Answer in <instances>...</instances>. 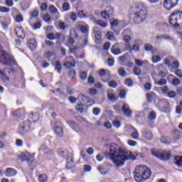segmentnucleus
<instances>
[{
    "label": "nucleus",
    "instance_id": "f257e3e1",
    "mask_svg": "<svg viewBox=\"0 0 182 182\" xmlns=\"http://www.w3.org/2000/svg\"><path fill=\"white\" fill-rule=\"evenodd\" d=\"M108 156L115 167H122L124 165V161L127 160H136V156L132 151L119 148L114 144L109 146Z\"/></svg>",
    "mask_w": 182,
    "mask_h": 182
},
{
    "label": "nucleus",
    "instance_id": "f03ea898",
    "mask_svg": "<svg viewBox=\"0 0 182 182\" xmlns=\"http://www.w3.org/2000/svg\"><path fill=\"white\" fill-rule=\"evenodd\" d=\"M134 8L136 11L131 16L133 22L136 25L141 23V22H144L146 18H147V6L146 4L141 2H138L135 4Z\"/></svg>",
    "mask_w": 182,
    "mask_h": 182
},
{
    "label": "nucleus",
    "instance_id": "7ed1b4c3",
    "mask_svg": "<svg viewBox=\"0 0 182 182\" xmlns=\"http://www.w3.org/2000/svg\"><path fill=\"white\" fill-rule=\"evenodd\" d=\"M151 176V171L146 166L139 165L134 171V178L136 182H143L149 180Z\"/></svg>",
    "mask_w": 182,
    "mask_h": 182
},
{
    "label": "nucleus",
    "instance_id": "20e7f679",
    "mask_svg": "<svg viewBox=\"0 0 182 182\" xmlns=\"http://www.w3.org/2000/svg\"><path fill=\"white\" fill-rule=\"evenodd\" d=\"M169 23L174 28H182V11L176 10L171 14Z\"/></svg>",
    "mask_w": 182,
    "mask_h": 182
},
{
    "label": "nucleus",
    "instance_id": "39448f33",
    "mask_svg": "<svg viewBox=\"0 0 182 182\" xmlns=\"http://www.w3.org/2000/svg\"><path fill=\"white\" fill-rule=\"evenodd\" d=\"M0 63L6 65V66H11L15 63V59L5 50H0Z\"/></svg>",
    "mask_w": 182,
    "mask_h": 182
},
{
    "label": "nucleus",
    "instance_id": "423d86ee",
    "mask_svg": "<svg viewBox=\"0 0 182 182\" xmlns=\"http://www.w3.org/2000/svg\"><path fill=\"white\" fill-rule=\"evenodd\" d=\"M151 153L154 157L159 159V160L167 161L171 157V151H159L157 149H151Z\"/></svg>",
    "mask_w": 182,
    "mask_h": 182
},
{
    "label": "nucleus",
    "instance_id": "0eeeda50",
    "mask_svg": "<svg viewBox=\"0 0 182 182\" xmlns=\"http://www.w3.org/2000/svg\"><path fill=\"white\" fill-rule=\"evenodd\" d=\"M34 157V154H31L28 151L22 152L20 155H18V159H19L21 161H27L29 163L30 166H33V167H35V166H36V164L32 165V164L31 163V161H33Z\"/></svg>",
    "mask_w": 182,
    "mask_h": 182
},
{
    "label": "nucleus",
    "instance_id": "6e6552de",
    "mask_svg": "<svg viewBox=\"0 0 182 182\" xmlns=\"http://www.w3.org/2000/svg\"><path fill=\"white\" fill-rule=\"evenodd\" d=\"M64 66L67 69H71V68H75V66H76V60L72 56H67L65 58Z\"/></svg>",
    "mask_w": 182,
    "mask_h": 182
},
{
    "label": "nucleus",
    "instance_id": "1a4fd4ad",
    "mask_svg": "<svg viewBox=\"0 0 182 182\" xmlns=\"http://www.w3.org/2000/svg\"><path fill=\"white\" fill-rule=\"evenodd\" d=\"M178 3V0H164V6L165 9L170 11L172 8H174Z\"/></svg>",
    "mask_w": 182,
    "mask_h": 182
},
{
    "label": "nucleus",
    "instance_id": "9d476101",
    "mask_svg": "<svg viewBox=\"0 0 182 182\" xmlns=\"http://www.w3.org/2000/svg\"><path fill=\"white\" fill-rule=\"evenodd\" d=\"M54 130L55 134L58 136V137H62L63 136V125L60 122H55L54 125Z\"/></svg>",
    "mask_w": 182,
    "mask_h": 182
},
{
    "label": "nucleus",
    "instance_id": "9b49d317",
    "mask_svg": "<svg viewBox=\"0 0 182 182\" xmlns=\"http://www.w3.org/2000/svg\"><path fill=\"white\" fill-rule=\"evenodd\" d=\"M31 129V122L29 120L25 121L23 124L20 125L19 132L23 134L26 133Z\"/></svg>",
    "mask_w": 182,
    "mask_h": 182
},
{
    "label": "nucleus",
    "instance_id": "f8f14e48",
    "mask_svg": "<svg viewBox=\"0 0 182 182\" xmlns=\"http://www.w3.org/2000/svg\"><path fill=\"white\" fill-rule=\"evenodd\" d=\"M70 125L73 129H74V130H75L76 133H78L79 134H85V131H83V129H82L76 122L71 121Z\"/></svg>",
    "mask_w": 182,
    "mask_h": 182
},
{
    "label": "nucleus",
    "instance_id": "ddd939ff",
    "mask_svg": "<svg viewBox=\"0 0 182 182\" xmlns=\"http://www.w3.org/2000/svg\"><path fill=\"white\" fill-rule=\"evenodd\" d=\"M94 34H95V36L96 43H97L98 45L102 43V31L95 29L94 30Z\"/></svg>",
    "mask_w": 182,
    "mask_h": 182
},
{
    "label": "nucleus",
    "instance_id": "4468645a",
    "mask_svg": "<svg viewBox=\"0 0 182 182\" xmlns=\"http://www.w3.org/2000/svg\"><path fill=\"white\" fill-rule=\"evenodd\" d=\"M16 35L20 39H23L25 38V31L21 27H16L15 28Z\"/></svg>",
    "mask_w": 182,
    "mask_h": 182
},
{
    "label": "nucleus",
    "instance_id": "2eb2a0df",
    "mask_svg": "<svg viewBox=\"0 0 182 182\" xmlns=\"http://www.w3.org/2000/svg\"><path fill=\"white\" fill-rule=\"evenodd\" d=\"M12 115L16 119H19V117H23V116H25V109H17L16 111H14L12 112Z\"/></svg>",
    "mask_w": 182,
    "mask_h": 182
},
{
    "label": "nucleus",
    "instance_id": "dca6fc26",
    "mask_svg": "<svg viewBox=\"0 0 182 182\" xmlns=\"http://www.w3.org/2000/svg\"><path fill=\"white\" fill-rule=\"evenodd\" d=\"M48 9L50 12L53 14V15H56L55 19H59L60 18V13H59V11L58 9H56V7H55V6L50 5Z\"/></svg>",
    "mask_w": 182,
    "mask_h": 182
},
{
    "label": "nucleus",
    "instance_id": "f3484780",
    "mask_svg": "<svg viewBox=\"0 0 182 182\" xmlns=\"http://www.w3.org/2000/svg\"><path fill=\"white\" fill-rule=\"evenodd\" d=\"M28 45L31 50H35L38 46V43L35 38H31L28 41Z\"/></svg>",
    "mask_w": 182,
    "mask_h": 182
},
{
    "label": "nucleus",
    "instance_id": "a211bd4d",
    "mask_svg": "<svg viewBox=\"0 0 182 182\" xmlns=\"http://www.w3.org/2000/svg\"><path fill=\"white\" fill-rule=\"evenodd\" d=\"M16 174H18V172L12 168H8L6 170V177H14Z\"/></svg>",
    "mask_w": 182,
    "mask_h": 182
},
{
    "label": "nucleus",
    "instance_id": "6ab92c4d",
    "mask_svg": "<svg viewBox=\"0 0 182 182\" xmlns=\"http://www.w3.org/2000/svg\"><path fill=\"white\" fill-rule=\"evenodd\" d=\"M122 112L125 114V116H127L128 117H130V116H132V110H130L129 105L127 104H124L122 107Z\"/></svg>",
    "mask_w": 182,
    "mask_h": 182
},
{
    "label": "nucleus",
    "instance_id": "aec40b11",
    "mask_svg": "<svg viewBox=\"0 0 182 182\" xmlns=\"http://www.w3.org/2000/svg\"><path fill=\"white\" fill-rule=\"evenodd\" d=\"M143 137L146 140H152L153 139V132L150 130H145L142 133Z\"/></svg>",
    "mask_w": 182,
    "mask_h": 182
},
{
    "label": "nucleus",
    "instance_id": "412c9836",
    "mask_svg": "<svg viewBox=\"0 0 182 182\" xmlns=\"http://www.w3.org/2000/svg\"><path fill=\"white\" fill-rule=\"evenodd\" d=\"M135 65L138 66L139 68H141V66L145 65L147 66L149 65V61L147 60H141L137 58L134 59Z\"/></svg>",
    "mask_w": 182,
    "mask_h": 182
},
{
    "label": "nucleus",
    "instance_id": "4be33fe9",
    "mask_svg": "<svg viewBox=\"0 0 182 182\" xmlns=\"http://www.w3.org/2000/svg\"><path fill=\"white\" fill-rule=\"evenodd\" d=\"M39 151H43L44 154H52L53 151L52 149L48 148L46 145L41 146L39 149Z\"/></svg>",
    "mask_w": 182,
    "mask_h": 182
},
{
    "label": "nucleus",
    "instance_id": "5701e85b",
    "mask_svg": "<svg viewBox=\"0 0 182 182\" xmlns=\"http://www.w3.org/2000/svg\"><path fill=\"white\" fill-rule=\"evenodd\" d=\"M127 32H129V31H127V30H125L124 32H122L123 41H124V42H126V43H129V42H130V41H132V38L130 37V36L126 34V33H127Z\"/></svg>",
    "mask_w": 182,
    "mask_h": 182
},
{
    "label": "nucleus",
    "instance_id": "b1692460",
    "mask_svg": "<svg viewBox=\"0 0 182 182\" xmlns=\"http://www.w3.org/2000/svg\"><path fill=\"white\" fill-rule=\"evenodd\" d=\"M127 48H129V52H132V50H134V52H139V45L137 44H134L132 47V46L130 44H127Z\"/></svg>",
    "mask_w": 182,
    "mask_h": 182
},
{
    "label": "nucleus",
    "instance_id": "393cba45",
    "mask_svg": "<svg viewBox=\"0 0 182 182\" xmlns=\"http://www.w3.org/2000/svg\"><path fill=\"white\" fill-rule=\"evenodd\" d=\"M131 127L134 130V132L131 134V137L134 140H137V139H139V132L134 127Z\"/></svg>",
    "mask_w": 182,
    "mask_h": 182
},
{
    "label": "nucleus",
    "instance_id": "a878e982",
    "mask_svg": "<svg viewBox=\"0 0 182 182\" xmlns=\"http://www.w3.org/2000/svg\"><path fill=\"white\" fill-rule=\"evenodd\" d=\"M146 99L149 102H153V100L156 97V94L154 92L146 93Z\"/></svg>",
    "mask_w": 182,
    "mask_h": 182
},
{
    "label": "nucleus",
    "instance_id": "bb28decb",
    "mask_svg": "<svg viewBox=\"0 0 182 182\" xmlns=\"http://www.w3.org/2000/svg\"><path fill=\"white\" fill-rule=\"evenodd\" d=\"M0 76L3 82H9V77L6 76V74H5L2 70H0Z\"/></svg>",
    "mask_w": 182,
    "mask_h": 182
},
{
    "label": "nucleus",
    "instance_id": "cd10ccee",
    "mask_svg": "<svg viewBox=\"0 0 182 182\" xmlns=\"http://www.w3.org/2000/svg\"><path fill=\"white\" fill-rule=\"evenodd\" d=\"M109 22H110L111 26H120V24L122 23V21H119L116 18H111Z\"/></svg>",
    "mask_w": 182,
    "mask_h": 182
},
{
    "label": "nucleus",
    "instance_id": "c85d7f7f",
    "mask_svg": "<svg viewBox=\"0 0 182 182\" xmlns=\"http://www.w3.org/2000/svg\"><path fill=\"white\" fill-rule=\"evenodd\" d=\"M111 52L113 55H120L122 53L120 49L114 46L112 47Z\"/></svg>",
    "mask_w": 182,
    "mask_h": 182
},
{
    "label": "nucleus",
    "instance_id": "c756f323",
    "mask_svg": "<svg viewBox=\"0 0 182 182\" xmlns=\"http://www.w3.org/2000/svg\"><path fill=\"white\" fill-rule=\"evenodd\" d=\"M97 170H98V171H100L101 174H107L109 173V169H107V168H105L102 166H99L97 167Z\"/></svg>",
    "mask_w": 182,
    "mask_h": 182
},
{
    "label": "nucleus",
    "instance_id": "7c9ffc66",
    "mask_svg": "<svg viewBox=\"0 0 182 182\" xmlns=\"http://www.w3.org/2000/svg\"><path fill=\"white\" fill-rule=\"evenodd\" d=\"M69 17L73 22H76L77 21V14L75 12H70L68 13Z\"/></svg>",
    "mask_w": 182,
    "mask_h": 182
},
{
    "label": "nucleus",
    "instance_id": "2f4dec72",
    "mask_svg": "<svg viewBox=\"0 0 182 182\" xmlns=\"http://www.w3.org/2000/svg\"><path fill=\"white\" fill-rule=\"evenodd\" d=\"M63 12H68L70 10V4L68 2H64L62 6Z\"/></svg>",
    "mask_w": 182,
    "mask_h": 182
},
{
    "label": "nucleus",
    "instance_id": "473e14b6",
    "mask_svg": "<svg viewBox=\"0 0 182 182\" xmlns=\"http://www.w3.org/2000/svg\"><path fill=\"white\" fill-rule=\"evenodd\" d=\"M155 85H158L159 86H164V85H167V80L162 78L158 81H155Z\"/></svg>",
    "mask_w": 182,
    "mask_h": 182
},
{
    "label": "nucleus",
    "instance_id": "72a5a7b5",
    "mask_svg": "<svg viewBox=\"0 0 182 182\" xmlns=\"http://www.w3.org/2000/svg\"><path fill=\"white\" fill-rule=\"evenodd\" d=\"M58 27L60 28V29H61L62 31H65V29H66V28H68V25H66V23L60 20L58 21Z\"/></svg>",
    "mask_w": 182,
    "mask_h": 182
},
{
    "label": "nucleus",
    "instance_id": "f704fd0d",
    "mask_svg": "<svg viewBox=\"0 0 182 182\" xmlns=\"http://www.w3.org/2000/svg\"><path fill=\"white\" fill-rule=\"evenodd\" d=\"M100 15L104 19H109L110 16H112L109 13H107V11H101Z\"/></svg>",
    "mask_w": 182,
    "mask_h": 182
},
{
    "label": "nucleus",
    "instance_id": "c9c22d12",
    "mask_svg": "<svg viewBox=\"0 0 182 182\" xmlns=\"http://www.w3.org/2000/svg\"><path fill=\"white\" fill-rule=\"evenodd\" d=\"M55 70H57L58 73H60L62 70V64H60V61L59 60L55 61Z\"/></svg>",
    "mask_w": 182,
    "mask_h": 182
},
{
    "label": "nucleus",
    "instance_id": "e433bc0d",
    "mask_svg": "<svg viewBox=\"0 0 182 182\" xmlns=\"http://www.w3.org/2000/svg\"><path fill=\"white\" fill-rule=\"evenodd\" d=\"M118 75L119 76H122V77H124V76H126V70H124V68L120 67L118 69Z\"/></svg>",
    "mask_w": 182,
    "mask_h": 182
},
{
    "label": "nucleus",
    "instance_id": "4c0bfd02",
    "mask_svg": "<svg viewBox=\"0 0 182 182\" xmlns=\"http://www.w3.org/2000/svg\"><path fill=\"white\" fill-rule=\"evenodd\" d=\"M77 16L80 18V19H83L86 18V13H85V11L83 10H80L77 11Z\"/></svg>",
    "mask_w": 182,
    "mask_h": 182
},
{
    "label": "nucleus",
    "instance_id": "58836bf2",
    "mask_svg": "<svg viewBox=\"0 0 182 182\" xmlns=\"http://www.w3.org/2000/svg\"><path fill=\"white\" fill-rule=\"evenodd\" d=\"M58 156H60V157H65V154H68V151L66 149H59L58 151Z\"/></svg>",
    "mask_w": 182,
    "mask_h": 182
},
{
    "label": "nucleus",
    "instance_id": "ea45409f",
    "mask_svg": "<svg viewBox=\"0 0 182 182\" xmlns=\"http://www.w3.org/2000/svg\"><path fill=\"white\" fill-rule=\"evenodd\" d=\"M39 182H46L48 181V176L45 174L40 175L38 177Z\"/></svg>",
    "mask_w": 182,
    "mask_h": 182
},
{
    "label": "nucleus",
    "instance_id": "a19ab883",
    "mask_svg": "<svg viewBox=\"0 0 182 182\" xmlns=\"http://www.w3.org/2000/svg\"><path fill=\"white\" fill-rule=\"evenodd\" d=\"M149 120H154L156 119V112L154 111H151L148 114Z\"/></svg>",
    "mask_w": 182,
    "mask_h": 182
},
{
    "label": "nucleus",
    "instance_id": "79ce46f5",
    "mask_svg": "<svg viewBox=\"0 0 182 182\" xmlns=\"http://www.w3.org/2000/svg\"><path fill=\"white\" fill-rule=\"evenodd\" d=\"M96 25H100L101 26V28H106V26H107V24L106 23V22L102 21V20H98L95 22Z\"/></svg>",
    "mask_w": 182,
    "mask_h": 182
},
{
    "label": "nucleus",
    "instance_id": "37998d69",
    "mask_svg": "<svg viewBox=\"0 0 182 182\" xmlns=\"http://www.w3.org/2000/svg\"><path fill=\"white\" fill-rule=\"evenodd\" d=\"M133 73L136 75V76H140L141 75V70L139 68V67H134L133 68Z\"/></svg>",
    "mask_w": 182,
    "mask_h": 182
},
{
    "label": "nucleus",
    "instance_id": "c03bdc74",
    "mask_svg": "<svg viewBox=\"0 0 182 182\" xmlns=\"http://www.w3.org/2000/svg\"><path fill=\"white\" fill-rule=\"evenodd\" d=\"M107 98L109 99V100H111V101H116V100H117V97H116L114 94L111 93V92L107 94Z\"/></svg>",
    "mask_w": 182,
    "mask_h": 182
},
{
    "label": "nucleus",
    "instance_id": "a18cd8bd",
    "mask_svg": "<svg viewBox=\"0 0 182 182\" xmlns=\"http://www.w3.org/2000/svg\"><path fill=\"white\" fill-rule=\"evenodd\" d=\"M107 38L109 41H114V35L112 32L108 31L106 34Z\"/></svg>",
    "mask_w": 182,
    "mask_h": 182
},
{
    "label": "nucleus",
    "instance_id": "49530a36",
    "mask_svg": "<svg viewBox=\"0 0 182 182\" xmlns=\"http://www.w3.org/2000/svg\"><path fill=\"white\" fill-rule=\"evenodd\" d=\"M73 164V159H72V158L70 159H67L65 167L67 168H72Z\"/></svg>",
    "mask_w": 182,
    "mask_h": 182
},
{
    "label": "nucleus",
    "instance_id": "de8ad7c7",
    "mask_svg": "<svg viewBox=\"0 0 182 182\" xmlns=\"http://www.w3.org/2000/svg\"><path fill=\"white\" fill-rule=\"evenodd\" d=\"M87 77V73H86V72L82 71L80 73V79H81V80H86Z\"/></svg>",
    "mask_w": 182,
    "mask_h": 182
},
{
    "label": "nucleus",
    "instance_id": "09e8293b",
    "mask_svg": "<svg viewBox=\"0 0 182 182\" xmlns=\"http://www.w3.org/2000/svg\"><path fill=\"white\" fill-rule=\"evenodd\" d=\"M160 60H161V58H160V56H159V55H154L152 57V62L154 63H159V62H160Z\"/></svg>",
    "mask_w": 182,
    "mask_h": 182
},
{
    "label": "nucleus",
    "instance_id": "8fccbe9b",
    "mask_svg": "<svg viewBox=\"0 0 182 182\" xmlns=\"http://www.w3.org/2000/svg\"><path fill=\"white\" fill-rule=\"evenodd\" d=\"M80 31L82 33H87V31H89V26H80Z\"/></svg>",
    "mask_w": 182,
    "mask_h": 182
},
{
    "label": "nucleus",
    "instance_id": "3c124183",
    "mask_svg": "<svg viewBox=\"0 0 182 182\" xmlns=\"http://www.w3.org/2000/svg\"><path fill=\"white\" fill-rule=\"evenodd\" d=\"M125 85L128 87L133 86V81L130 78H127L124 82Z\"/></svg>",
    "mask_w": 182,
    "mask_h": 182
},
{
    "label": "nucleus",
    "instance_id": "603ef678",
    "mask_svg": "<svg viewBox=\"0 0 182 182\" xmlns=\"http://www.w3.org/2000/svg\"><path fill=\"white\" fill-rule=\"evenodd\" d=\"M128 59H129L128 53H125L122 56L119 57V60H121V62H125V60H127Z\"/></svg>",
    "mask_w": 182,
    "mask_h": 182
},
{
    "label": "nucleus",
    "instance_id": "864d4df0",
    "mask_svg": "<svg viewBox=\"0 0 182 182\" xmlns=\"http://www.w3.org/2000/svg\"><path fill=\"white\" fill-rule=\"evenodd\" d=\"M105 12L109 14V15H113V12H114V10L112 9V6H107L106 7V10L105 11Z\"/></svg>",
    "mask_w": 182,
    "mask_h": 182
},
{
    "label": "nucleus",
    "instance_id": "5fc2aeb1",
    "mask_svg": "<svg viewBox=\"0 0 182 182\" xmlns=\"http://www.w3.org/2000/svg\"><path fill=\"white\" fill-rule=\"evenodd\" d=\"M154 39L156 43H160L159 41H161V39H164V35L161 34L159 36H156L154 37Z\"/></svg>",
    "mask_w": 182,
    "mask_h": 182
},
{
    "label": "nucleus",
    "instance_id": "6e6d98bb",
    "mask_svg": "<svg viewBox=\"0 0 182 182\" xmlns=\"http://www.w3.org/2000/svg\"><path fill=\"white\" fill-rule=\"evenodd\" d=\"M89 94L91 95V96H95V95L97 94V90L95 88H90L89 90Z\"/></svg>",
    "mask_w": 182,
    "mask_h": 182
},
{
    "label": "nucleus",
    "instance_id": "4d7b16f0",
    "mask_svg": "<svg viewBox=\"0 0 182 182\" xmlns=\"http://www.w3.org/2000/svg\"><path fill=\"white\" fill-rule=\"evenodd\" d=\"M164 65H165V66H166L167 68L171 67V63L170 62V60L168 58H165L164 61Z\"/></svg>",
    "mask_w": 182,
    "mask_h": 182
},
{
    "label": "nucleus",
    "instance_id": "13d9d810",
    "mask_svg": "<svg viewBox=\"0 0 182 182\" xmlns=\"http://www.w3.org/2000/svg\"><path fill=\"white\" fill-rule=\"evenodd\" d=\"M9 11H11V9H9L8 7L0 6V12L7 14V12H9Z\"/></svg>",
    "mask_w": 182,
    "mask_h": 182
},
{
    "label": "nucleus",
    "instance_id": "bf43d9fd",
    "mask_svg": "<svg viewBox=\"0 0 182 182\" xmlns=\"http://www.w3.org/2000/svg\"><path fill=\"white\" fill-rule=\"evenodd\" d=\"M46 58H47V59H50V58H52V56H55V53H52L50 51H47L45 53Z\"/></svg>",
    "mask_w": 182,
    "mask_h": 182
},
{
    "label": "nucleus",
    "instance_id": "052dcab7",
    "mask_svg": "<svg viewBox=\"0 0 182 182\" xmlns=\"http://www.w3.org/2000/svg\"><path fill=\"white\" fill-rule=\"evenodd\" d=\"M129 146H131V147H134L135 146H137V142L136 141L133 140H128L127 141Z\"/></svg>",
    "mask_w": 182,
    "mask_h": 182
},
{
    "label": "nucleus",
    "instance_id": "680f3d73",
    "mask_svg": "<svg viewBox=\"0 0 182 182\" xmlns=\"http://www.w3.org/2000/svg\"><path fill=\"white\" fill-rule=\"evenodd\" d=\"M73 43H75V39H73V38L72 37H70L69 39H68V46L70 48H72V46H73Z\"/></svg>",
    "mask_w": 182,
    "mask_h": 182
},
{
    "label": "nucleus",
    "instance_id": "e2e57ef3",
    "mask_svg": "<svg viewBox=\"0 0 182 182\" xmlns=\"http://www.w3.org/2000/svg\"><path fill=\"white\" fill-rule=\"evenodd\" d=\"M108 86L109 87H117V83H116V82L112 80V81H109L108 82Z\"/></svg>",
    "mask_w": 182,
    "mask_h": 182
},
{
    "label": "nucleus",
    "instance_id": "0e129e2a",
    "mask_svg": "<svg viewBox=\"0 0 182 182\" xmlns=\"http://www.w3.org/2000/svg\"><path fill=\"white\" fill-rule=\"evenodd\" d=\"M172 84L174 85V86H178V85H180V80L178 78H174L173 80H172Z\"/></svg>",
    "mask_w": 182,
    "mask_h": 182
},
{
    "label": "nucleus",
    "instance_id": "69168bd1",
    "mask_svg": "<svg viewBox=\"0 0 182 182\" xmlns=\"http://www.w3.org/2000/svg\"><path fill=\"white\" fill-rule=\"evenodd\" d=\"M168 97H170V99H173V97H176V92L174 91H169V92H168Z\"/></svg>",
    "mask_w": 182,
    "mask_h": 182
},
{
    "label": "nucleus",
    "instance_id": "338daca9",
    "mask_svg": "<svg viewBox=\"0 0 182 182\" xmlns=\"http://www.w3.org/2000/svg\"><path fill=\"white\" fill-rule=\"evenodd\" d=\"M43 19L46 22H50V16H49V14L44 15Z\"/></svg>",
    "mask_w": 182,
    "mask_h": 182
},
{
    "label": "nucleus",
    "instance_id": "774afa93",
    "mask_svg": "<svg viewBox=\"0 0 182 182\" xmlns=\"http://www.w3.org/2000/svg\"><path fill=\"white\" fill-rule=\"evenodd\" d=\"M175 74L176 75V76H178V77H182V70H177L175 72Z\"/></svg>",
    "mask_w": 182,
    "mask_h": 182
}]
</instances>
